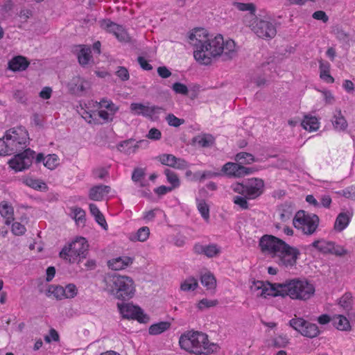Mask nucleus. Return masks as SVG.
<instances>
[{
  "mask_svg": "<svg viewBox=\"0 0 355 355\" xmlns=\"http://www.w3.org/2000/svg\"><path fill=\"white\" fill-rule=\"evenodd\" d=\"M189 42L194 47L193 56L202 64H209L212 58L220 55L223 59H232L236 55L235 42L232 40L224 42L221 35L209 38L204 29H196L189 36Z\"/></svg>",
  "mask_w": 355,
  "mask_h": 355,
  "instance_id": "f257e3e1",
  "label": "nucleus"
},
{
  "mask_svg": "<svg viewBox=\"0 0 355 355\" xmlns=\"http://www.w3.org/2000/svg\"><path fill=\"white\" fill-rule=\"evenodd\" d=\"M182 349L197 355H209L216 352L218 346L209 343L208 336L199 331H187L183 334L179 340Z\"/></svg>",
  "mask_w": 355,
  "mask_h": 355,
  "instance_id": "f03ea898",
  "label": "nucleus"
},
{
  "mask_svg": "<svg viewBox=\"0 0 355 355\" xmlns=\"http://www.w3.org/2000/svg\"><path fill=\"white\" fill-rule=\"evenodd\" d=\"M282 288L284 297L288 295L293 300H307L315 293L314 286L306 279H293L278 285Z\"/></svg>",
  "mask_w": 355,
  "mask_h": 355,
  "instance_id": "7ed1b4c3",
  "label": "nucleus"
},
{
  "mask_svg": "<svg viewBox=\"0 0 355 355\" xmlns=\"http://www.w3.org/2000/svg\"><path fill=\"white\" fill-rule=\"evenodd\" d=\"M107 288L116 298L123 301L132 298L135 292L133 280L128 276L114 275L105 279Z\"/></svg>",
  "mask_w": 355,
  "mask_h": 355,
  "instance_id": "20e7f679",
  "label": "nucleus"
},
{
  "mask_svg": "<svg viewBox=\"0 0 355 355\" xmlns=\"http://www.w3.org/2000/svg\"><path fill=\"white\" fill-rule=\"evenodd\" d=\"M88 248L89 244L87 240L84 237H78L68 245H65L59 255L62 259L73 263L78 258H85L88 253Z\"/></svg>",
  "mask_w": 355,
  "mask_h": 355,
  "instance_id": "39448f33",
  "label": "nucleus"
},
{
  "mask_svg": "<svg viewBox=\"0 0 355 355\" xmlns=\"http://www.w3.org/2000/svg\"><path fill=\"white\" fill-rule=\"evenodd\" d=\"M250 26L251 30L262 39H272L277 34L275 24L267 19L255 18Z\"/></svg>",
  "mask_w": 355,
  "mask_h": 355,
  "instance_id": "423d86ee",
  "label": "nucleus"
},
{
  "mask_svg": "<svg viewBox=\"0 0 355 355\" xmlns=\"http://www.w3.org/2000/svg\"><path fill=\"white\" fill-rule=\"evenodd\" d=\"M285 241L270 234H264L259 241V246L263 253L270 254L272 257L277 255Z\"/></svg>",
  "mask_w": 355,
  "mask_h": 355,
  "instance_id": "0eeeda50",
  "label": "nucleus"
},
{
  "mask_svg": "<svg viewBox=\"0 0 355 355\" xmlns=\"http://www.w3.org/2000/svg\"><path fill=\"white\" fill-rule=\"evenodd\" d=\"M279 252L275 257L277 258L276 262L284 267H292L295 265L297 259L300 254L298 249L289 245L285 242Z\"/></svg>",
  "mask_w": 355,
  "mask_h": 355,
  "instance_id": "6e6552de",
  "label": "nucleus"
},
{
  "mask_svg": "<svg viewBox=\"0 0 355 355\" xmlns=\"http://www.w3.org/2000/svg\"><path fill=\"white\" fill-rule=\"evenodd\" d=\"M130 111L135 115H142L153 121L159 119V115L164 112L161 107L146 105L142 103H133L130 106Z\"/></svg>",
  "mask_w": 355,
  "mask_h": 355,
  "instance_id": "1a4fd4ad",
  "label": "nucleus"
},
{
  "mask_svg": "<svg viewBox=\"0 0 355 355\" xmlns=\"http://www.w3.org/2000/svg\"><path fill=\"white\" fill-rule=\"evenodd\" d=\"M35 152L30 148L26 149L24 152L18 153L12 158L8 164L10 166L16 171H21L28 168L32 164Z\"/></svg>",
  "mask_w": 355,
  "mask_h": 355,
  "instance_id": "9d476101",
  "label": "nucleus"
},
{
  "mask_svg": "<svg viewBox=\"0 0 355 355\" xmlns=\"http://www.w3.org/2000/svg\"><path fill=\"white\" fill-rule=\"evenodd\" d=\"M162 135H146L147 139H141L136 143L132 139H127L121 141L118 145V149L127 154L133 153L136 150L140 147H146L149 144L148 139L159 140Z\"/></svg>",
  "mask_w": 355,
  "mask_h": 355,
  "instance_id": "9b49d317",
  "label": "nucleus"
},
{
  "mask_svg": "<svg viewBox=\"0 0 355 355\" xmlns=\"http://www.w3.org/2000/svg\"><path fill=\"white\" fill-rule=\"evenodd\" d=\"M118 307L125 318L137 320L141 323H146L149 320V317L137 306L131 304H118Z\"/></svg>",
  "mask_w": 355,
  "mask_h": 355,
  "instance_id": "f8f14e48",
  "label": "nucleus"
},
{
  "mask_svg": "<svg viewBox=\"0 0 355 355\" xmlns=\"http://www.w3.org/2000/svg\"><path fill=\"white\" fill-rule=\"evenodd\" d=\"M101 27L105 29L107 32L113 33L117 40L121 42H131V37L125 30L121 26H119L109 19L102 21Z\"/></svg>",
  "mask_w": 355,
  "mask_h": 355,
  "instance_id": "ddd939ff",
  "label": "nucleus"
},
{
  "mask_svg": "<svg viewBox=\"0 0 355 355\" xmlns=\"http://www.w3.org/2000/svg\"><path fill=\"white\" fill-rule=\"evenodd\" d=\"M245 187L247 197L249 199H255L263 193L264 182L260 178H251L245 183Z\"/></svg>",
  "mask_w": 355,
  "mask_h": 355,
  "instance_id": "4468645a",
  "label": "nucleus"
},
{
  "mask_svg": "<svg viewBox=\"0 0 355 355\" xmlns=\"http://www.w3.org/2000/svg\"><path fill=\"white\" fill-rule=\"evenodd\" d=\"M268 286L265 285L263 282H254V286L257 290H261L260 296L266 298L268 296H282L284 297L282 288L278 286L280 284H271L267 282Z\"/></svg>",
  "mask_w": 355,
  "mask_h": 355,
  "instance_id": "2eb2a0df",
  "label": "nucleus"
},
{
  "mask_svg": "<svg viewBox=\"0 0 355 355\" xmlns=\"http://www.w3.org/2000/svg\"><path fill=\"white\" fill-rule=\"evenodd\" d=\"M110 187L109 186L99 184L92 187L89 191V198L92 200H102L105 194L109 193Z\"/></svg>",
  "mask_w": 355,
  "mask_h": 355,
  "instance_id": "dca6fc26",
  "label": "nucleus"
},
{
  "mask_svg": "<svg viewBox=\"0 0 355 355\" xmlns=\"http://www.w3.org/2000/svg\"><path fill=\"white\" fill-rule=\"evenodd\" d=\"M133 259L130 257H119L108 261V266L114 270H119L132 263Z\"/></svg>",
  "mask_w": 355,
  "mask_h": 355,
  "instance_id": "f3484780",
  "label": "nucleus"
},
{
  "mask_svg": "<svg viewBox=\"0 0 355 355\" xmlns=\"http://www.w3.org/2000/svg\"><path fill=\"white\" fill-rule=\"evenodd\" d=\"M28 64L29 62L24 57L18 55L8 62V68L13 71H23L28 67Z\"/></svg>",
  "mask_w": 355,
  "mask_h": 355,
  "instance_id": "a211bd4d",
  "label": "nucleus"
},
{
  "mask_svg": "<svg viewBox=\"0 0 355 355\" xmlns=\"http://www.w3.org/2000/svg\"><path fill=\"white\" fill-rule=\"evenodd\" d=\"M301 331V335L309 338L317 337L320 331L317 324L306 320L304 325Z\"/></svg>",
  "mask_w": 355,
  "mask_h": 355,
  "instance_id": "6ab92c4d",
  "label": "nucleus"
},
{
  "mask_svg": "<svg viewBox=\"0 0 355 355\" xmlns=\"http://www.w3.org/2000/svg\"><path fill=\"white\" fill-rule=\"evenodd\" d=\"M301 125L305 130L312 132L316 131L320 126L318 119L311 115H305Z\"/></svg>",
  "mask_w": 355,
  "mask_h": 355,
  "instance_id": "aec40b11",
  "label": "nucleus"
},
{
  "mask_svg": "<svg viewBox=\"0 0 355 355\" xmlns=\"http://www.w3.org/2000/svg\"><path fill=\"white\" fill-rule=\"evenodd\" d=\"M352 215L345 212L340 213L334 223V230L337 232H342L344 230L349 223Z\"/></svg>",
  "mask_w": 355,
  "mask_h": 355,
  "instance_id": "412c9836",
  "label": "nucleus"
},
{
  "mask_svg": "<svg viewBox=\"0 0 355 355\" xmlns=\"http://www.w3.org/2000/svg\"><path fill=\"white\" fill-rule=\"evenodd\" d=\"M333 125L336 131H345L347 127V123L343 116L340 110H337L332 120Z\"/></svg>",
  "mask_w": 355,
  "mask_h": 355,
  "instance_id": "4be33fe9",
  "label": "nucleus"
},
{
  "mask_svg": "<svg viewBox=\"0 0 355 355\" xmlns=\"http://www.w3.org/2000/svg\"><path fill=\"white\" fill-rule=\"evenodd\" d=\"M214 138L212 135H198L192 139V144H198L200 147H209L214 143Z\"/></svg>",
  "mask_w": 355,
  "mask_h": 355,
  "instance_id": "5701e85b",
  "label": "nucleus"
},
{
  "mask_svg": "<svg viewBox=\"0 0 355 355\" xmlns=\"http://www.w3.org/2000/svg\"><path fill=\"white\" fill-rule=\"evenodd\" d=\"M320 76L328 83H333L334 78L329 74L330 64L328 62L320 61Z\"/></svg>",
  "mask_w": 355,
  "mask_h": 355,
  "instance_id": "b1692460",
  "label": "nucleus"
},
{
  "mask_svg": "<svg viewBox=\"0 0 355 355\" xmlns=\"http://www.w3.org/2000/svg\"><path fill=\"white\" fill-rule=\"evenodd\" d=\"M311 219V215H306L304 210H300L293 218V225L296 228L301 229V227L305 226Z\"/></svg>",
  "mask_w": 355,
  "mask_h": 355,
  "instance_id": "393cba45",
  "label": "nucleus"
},
{
  "mask_svg": "<svg viewBox=\"0 0 355 355\" xmlns=\"http://www.w3.org/2000/svg\"><path fill=\"white\" fill-rule=\"evenodd\" d=\"M89 210L91 214L95 217L96 223H98V225H100L104 230H106L107 229L106 220L97 206L94 204H90Z\"/></svg>",
  "mask_w": 355,
  "mask_h": 355,
  "instance_id": "a878e982",
  "label": "nucleus"
},
{
  "mask_svg": "<svg viewBox=\"0 0 355 355\" xmlns=\"http://www.w3.org/2000/svg\"><path fill=\"white\" fill-rule=\"evenodd\" d=\"M319 217L316 214H313L311 216V219L306 224L305 226L301 227V229L304 234L307 235H311L313 234L319 225Z\"/></svg>",
  "mask_w": 355,
  "mask_h": 355,
  "instance_id": "bb28decb",
  "label": "nucleus"
},
{
  "mask_svg": "<svg viewBox=\"0 0 355 355\" xmlns=\"http://www.w3.org/2000/svg\"><path fill=\"white\" fill-rule=\"evenodd\" d=\"M170 327L171 323L169 322H159L150 325L148 332L150 335H159L168 330Z\"/></svg>",
  "mask_w": 355,
  "mask_h": 355,
  "instance_id": "cd10ccee",
  "label": "nucleus"
},
{
  "mask_svg": "<svg viewBox=\"0 0 355 355\" xmlns=\"http://www.w3.org/2000/svg\"><path fill=\"white\" fill-rule=\"evenodd\" d=\"M13 212L12 207L8 205L7 202H3L0 204V214L6 218V225H9L14 220Z\"/></svg>",
  "mask_w": 355,
  "mask_h": 355,
  "instance_id": "c85d7f7f",
  "label": "nucleus"
},
{
  "mask_svg": "<svg viewBox=\"0 0 355 355\" xmlns=\"http://www.w3.org/2000/svg\"><path fill=\"white\" fill-rule=\"evenodd\" d=\"M71 85L74 86V90L80 92H86L90 87V84L87 80L79 76L74 77L71 80Z\"/></svg>",
  "mask_w": 355,
  "mask_h": 355,
  "instance_id": "c756f323",
  "label": "nucleus"
},
{
  "mask_svg": "<svg viewBox=\"0 0 355 355\" xmlns=\"http://www.w3.org/2000/svg\"><path fill=\"white\" fill-rule=\"evenodd\" d=\"M80 50L78 53V59L80 64L85 67L89 63L92 56L91 50L89 48L79 46Z\"/></svg>",
  "mask_w": 355,
  "mask_h": 355,
  "instance_id": "7c9ffc66",
  "label": "nucleus"
},
{
  "mask_svg": "<svg viewBox=\"0 0 355 355\" xmlns=\"http://www.w3.org/2000/svg\"><path fill=\"white\" fill-rule=\"evenodd\" d=\"M201 284L206 287L207 290H215L216 287V279L214 275L205 273L200 277Z\"/></svg>",
  "mask_w": 355,
  "mask_h": 355,
  "instance_id": "2f4dec72",
  "label": "nucleus"
},
{
  "mask_svg": "<svg viewBox=\"0 0 355 355\" xmlns=\"http://www.w3.org/2000/svg\"><path fill=\"white\" fill-rule=\"evenodd\" d=\"M280 218L282 221L286 222L288 220L293 213V205L290 202H285L280 206Z\"/></svg>",
  "mask_w": 355,
  "mask_h": 355,
  "instance_id": "473e14b6",
  "label": "nucleus"
},
{
  "mask_svg": "<svg viewBox=\"0 0 355 355\" xmlns=\"http://www.w3.org/2000/svg\"><path fill=\"white\" fill-rule=\"evenodd\" d=\"M150 235V230L148 227H142L139 228L136 234L130 237L132 241H141L144 242L147 240Z\"/></svg>",
  "mask_w": 355,
  "mask_h": 355,
  "instance_id": "72a5a7b5",
  "label": "nucleus"
},
{
  "mask_svg": "<svg viewBox=\"0 0 355 355\" xmlns=\"http://www.w3.org/2000/svg\"><path fill=\"white\" fill-rule=\"evenodd\" d=\"M353 297L351 293H345L338 300V304L344 309L352 311L353 304Z\"/></svg>",
  "mask_w": 355,
  "mask_h": 355,
  "instance_id": "f704fd0d",
  "label": "nucleus"
},
{
  "mask_svg": "<svg viewBox=\"0 0 355 355\" xmlns=\"http://www.w3.org/2000/svg\"><path fill=\"white\" fill-rule=\"evenodd\" d=\"M46 294L47 296L53 295L57 300H62L65 297V291L61 286H49Z\"/></svg>",
  "mask_w": 355,
  "mask_h": 355,
  "instance_id": "c9c22d12",
  "label": "nucleus"
},
{
  "mask_svg": "<svg viewBox=\"0 0 355 355\" xmlns=\"http://www.w3.org/2000/svg\"><path fill=\"white\" fill-rule=\"evenodd\" d=\"M234 160L241 164H250L255 162V158L251 153L241 152L235 155Z\"/></svg>",
  "mask_w": 355,
  "mask_h": 355,
  "instance_id": "e433bc0d",
  "label": "nucleus"
},
{
  "mask_svg": "<svg viewBox=\"0 0 355 355\" xmlns=\"http://www.w3.org/2000/svg\"><path fill=\"white\" fill-rule=\"evenodd\" d=\"M334 327L340 331H347L350 329L349 320L345 316L339 315L334 322Z\"/></svg>",
  "mask_w": 355,
  "mask_h": 355,
  "instance_id": "4c0bfd02",
  "label": "nucleus"
},
{
  "mask_svg": "<svg viewBox=\"0 0 355 355\" xmlns=\"http://www.w3.org/2000/svg\"><path fill=\"white\" fill-rule=\"evenodd\" d=\"M23 182L27 186L36 189V190H42V189H47L46 184L39 180H35L32 178H24Z\"/></svg>",
  "mask_w": 355,
  "mask_h": 355,
  "instance_id": "58836bf2",
  "label": "nucleus"
},
{
  "mask_svg": "<svg viewBox=\"0 0 355 355\" xmlns=\"http://www.w3.org/2000/svg\"><path fill=\"white\" fill-rule=\"evenodd\" d=\"M73 218L76 220L78 225L85 226V211L80 208L75 207L73 209Z\"/></svg>",
  "mask_w": 355,
  "mask_h": 355,
  "instance_id": "ea45409f",
  "label": "nucleus"
},
{
  "mask_svg": "<svg viewBox=\"0 0 355 355\" xmlns=\"http://www.w3.org/2000/svg\"><path fill=\"white\" fill-rule=\"evenodd\" d=\"M239 162H227L222 168V171L230 176H237Z\"/></svg>",
  "mask_w": 355,
  "mask_h": 355,
  "instance_id": "a19ab883",
  "label": "nucleus"
},
{
  "mask_svg": "<svg viewBox=\"0 0 355 355\" xmlns=\"http://www.w3.org/2000/svg\"><path fill=\"white\" fill-rule=\"evenodd\" d=\"M98 107L100 108H105L112 114H115L119 110V107L112 101L107 98L101 99L98 103Z\"/></svg>",
  "mask_w": 355,
  "mask_h": 355,
  "instance_id": "79ce46f5",
  "label": "nucleus"
},
{
  "mask_svg": "<svg viewBox=\"0 0 355 355\" xmlns=\"http://www.w3.org/2000/svg\"><path fill=\"white\" fill-rule=\"evenodd\" d=\"M12 135H4L3 139H0V155H8L9 152V144L8 141L12 139Z\"/></svg>",
  "mask_w": 355,
  "mask_h": 355,
  "instance_id": "37998d69",
  "label": "nucleus"
},
{
  "mask_svg": "<svg viewBox=\"0 0 355 355\" xmlns=\"http://www.w3.org/2000/svg\"><path fill=\"white\" fill-rule=\"evenodd\" d=\"M164 173L166 176L167 180L172 184L173 189L177 188L180 186V182L177 174L169 169H166Z\"/></svg>",
  "mask_w": 355,
  "mask_h": 355,
  "instance_id": "c03bdc74",
  "label": "nucleus"
},
{
  "mask_svg": "<svg viewBox=\"0 0 355 355\" xmlns=\"http://www.w3.org/2000/svg\"><path fill=\"white\" fill-rule=\"evenodd\" d=\"M198 286L197 280L194 277L187 279L182 284L181 289L184 291H194Z\"/></svg>",
  "mask_w": 355,
  "mask_h": 355,
  "instance_id": "a18cd8bd",
  "label": "nucleus"
},
{
  "mask_svg": "<svg viewBox=\"0 0 355 355\" xmlns=\"http://www.w3.org/2000/svg\"><path fill=\"white\" fill-rule=\"evenodd\" d=\"M306 320L302 318L295 317L289 321V326L301 334L302 329L304 325Z\"/></svg>",
  "mask_w": 355,
  "mask_h": 355,
  "instance_id": "49530a36",
  "label": "nucleus"
},
{
  "mask_svg": "<svg viewBox=\"0 0 355 355\" xmlns=\"http://www.w3.org/2000/svg\"><path fill=\"white\" fill-rule=\"evenodd\" d=\"M44 166L50 170H53L58 165V156L55 154H49L46 157L44 162Z\"/></svg>",
  "mask_w": 355,
  "mask_h": 355,
  "instance_id": "de8ad7c7",
  "label": "nucleus"
},
{
  "mask_svg": "<svg viewBox=\"0 0 355 355\" xmlns=\"http://www.w3.org/2000/svg\"><path fill=\"white\" fill-rule=\"evenodd\" d=\"M198 209L201 214L202 217L205 220H208L209 218V208L205 200H201L199 201L198 204Z\"/></svg>",
  "mask_w": 355,
  "mask_h": 355,
  "instance_id": "09e8293b",
  "label": "nucleus"
},
{
  "mask_svg": "<svg viewBox=\"0 0 355 355\" xmlns=\"http://www.w3.org/2000/svg\"><path fill=\"white\" fill-rule=\"evenodd\" d=\"M159 159L162 164L173 168L174 166V161L176 160V157L171 154H164L159 157Z\"/></svg>",
  "mask_w": 355,
  "mask_h": 355,
  "instance_id": "8fccbe9b",
  "label": "nucleus"
},
{
  "mask_svg": "<svg viewBox=\"0 0 355 355\" xmlns=\"http://www.w3.org/2000/svg\"><path fill=\"white\" fill-rule=\"evenodd\" d=\"M236 8L241 11H249V12L254 15L256 10L255 6L252 3H236Z\"/></svg>",
  "mask_w": 355,
  "mask_h": 355,
  "instance_id": "3c124183",
  "label": "nucleus"
},
{
  "mask_svg": "<svg viewBox=\"0 0 355 355\" xmlns=\"http://www.w3.org/2000/svg\"><path fill=\"white\" fill-rule=\"evenodd\" d=\"M166 120L169 125L174 127H178L180 125L183 124L184 122V119H179L173 114H169L168 115H167L166 117Z\"/></svg>",
  "mask_w": 355,
  "mask_h": 355,
  "instance_id": "603ef678",
  "label": "nucleus"
},
{
  "mask_svg": "<svg viewBox=\"0 0 355 355\" xmlns=\"http://www.w3.org/2000/svg\"><path fill=\"white\" fill-rule=\"evenodd\" d=\"M249 199L247 197V194H245L244 196H235L234 198V202L236 205L239 206L243 209H248V202L247 200Z\"/></svg>",
  "mask_w": 355,
  "mask_h": 355,
  "instance_id": "864d4df0",
  "label": "nucleus"
},
{
  "mask_svg": "<svg viewBox=\"0 0 355 355\" xmlns=\"http://www.w3.org/2000/svg\"><path fill=\"white\" fill-rule=\"evenodd\" d=\"M218 302L217 300H209L207 298H204L199 302V303L198 304V307L199 309L202 310L205 308H209V307L215 306L218 304Z\"/></svg>",
  "mask_w": 355,
  "mask_h": 355,
  "instance_id": "5fc2aeb1",
  "label": "nucleus"
},
{
  "mask_svg": "<svg viewBox=\"0 0 355 355\" xmlns=\"http://www.w3.org/2000/svg\"><path fill=\"white\" fill-rule=\"evenodd\" d=\"M114 114L105 110H100L96 112V118H101L104 123L112 121Z\"/></svg>",
  "mask_w": 355,
  "mask_h": 355,
  "instance_id": "6e6d98bb",
  "label": "nucleus"
},
{
  "mask_svg": "<svg viewBox=\"0 0 355 355\" xmlns=\"http://www.w3.org/2000/svg\"><path fill=\"white\" fill-rule=\"evenodd\" d=\"M64 291H65L66 298H73L77 295L76 286L73 284L67 285Z\"/></svg>",
  "mask_w": 355,
  "mask_h": 355,
  "instance_id": "4d7b16f0",
  "label": "nucleus"
},
{
  "mask_svg": "<svg viewBox=\"0 0 355 355\" xmlns=\"http://www.w3.org/2000/svg\"><path fill=\"white\" fill-rule=\"evenodd\" d=\"M220 252V249L216 245L205 246V254L208 257H213Z\"/></svg>",
  "mask_w": 355,
  "mask_h": 355,
  "instance_id": "13d9d810",
  "label": "nucleus"
},
{
  "mask_svg": "<svg viewBox=\"0 0 355 355\" xmlns=\"http://www.w3.org/2000/svg\"><path fill=\"white\" fill-rule=\"evenodd\" d=\"M83 118L89 123L97 124L98 119L96 118V112H85Z\"/></svg>",
  "mask_w": 355,
  "mask_h": 355,
  "instance_id": "bf43d9fd",
  "label": "nucleus"
},
{
  "mask_svg": "<svg viewBox=\"0 0 355 355\" xmlns=\"http://www.w3.org/2000/svg\"><path fill=\"white\" fill-rule=\"evenodd\" d=\"M12 232L17 236L23 235L26 232V227L20 223L15 222L12 225Z\"/></svg>",
  "mask_w": 355,
  "mask_h": 355,
  "instance_id": "052dcab7",
  "label": "nucleus"
},
{
  "mask_svg": "<svg viewBox=\"0 0 355 355\" xmlns=\"http://www.w3.org/2000/svg\"><path fill=\"white\" fill-rule=\"evenodd\" d=\"M288 343V339L285 336H279L273 339V345L275 347H284Z\"/></svg>",
  "mask_w": 355,
  "mask_h": 355,
  "instance_id": "680f3d73",
  "label": "nucleus"
},
{
  "mask_svg": "<svg viewBox=\"0 0 355 355\" xmlns=\"http://www.w3.org/2000/svg\"><path fill=\"white\" fill-rule=\"evenodd\" d=\"M173 89L177 93V94H181L183 95H187L188 94V88L187 87L182 84L180 83H175L173 85Z\"/></svg>",
  "mask_w": 355,
  "mask_h": 355,
  "instance_id": "e2e57ef3",
  "label": "nucleus"
},
{
  "mask_svg": "<svg viewBox=\"0 0 355 355\" xmlns=\"http://www.w3.org/2000/svg\"><path fill=\"white\" fill-rule=\"evenodd\" d=\"M116 74L123 81L128 80L130 77L128 69L124 67H119Z\"/></svg>",
  "mask_w": 355,
  "mask_h": 355,
  "instance_id": "0e129e2a",
  "label": "nucleus"
},
{
  "mask_svg": "<svg viewBox=\"0 0 355 355\" xmlns=\"http://www.w3.org/2000/svg\"><path fill=\"white\" fill-rule=\"evenodd\" d=\"M320 241L321 243L320 244L319 251L324 254L330 253L334 243L327 242L324 240Z\"/></svg>",
  "mask_w": 355,
  "mask_h": 355,
  "instance_id": "69168bd1",
  "label": "nucleus"
},
{
  "mask_svg": "<svg viewBox=\"0 0 355 355\" xmlns=\"http://www.w3.org/2000/svg\"><path fill=\"white\" fill-rule=\"evenodd\" d=\"M145 176L144 169L141 168H136L133 171L132 175V180L134 182H139L142 178Z\"/></svg>",
  "mask_w": 355,
  "mask_h": 355,
  "instance_id": "338daca9",
  "label": "nucleus"
},
{
  "mask_svg": "<svg viewBox=\"0 0 355 355\" xmlns=\"http://www.w3.org/2000/svg\"><path fill=\"white\" fill-rule=\"evenodd\" d=\"M342 195L347 198L355 200V187H351L343 191Z\"/></svg>",
  "mask_w": 355,
  "mask_h": 355,
  "instance_id": "774afa93",
  "label": "nucleus"
}]
</instances>
